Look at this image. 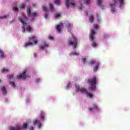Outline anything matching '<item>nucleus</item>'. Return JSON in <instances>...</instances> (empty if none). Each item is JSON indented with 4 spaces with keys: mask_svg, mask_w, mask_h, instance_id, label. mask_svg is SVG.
<instances>
[{
    "mask_svg": "<svg viewBox=\"0 0 130 130\" xmlns=\"http://www.w3.org/2000/svg\"><path fill=\"white\" fill-rule=\"evenodd\" d=\"M98 82V79L95 76L89 78L87 81V85L89 86L88 89L89 91H95L96 90V84Z\"/></svg>",
    "mask_w": 130,
    "mask_h": 130,
    "instance_id": "f257e3e1",
    "label": "nucleus"
},
{
    "mask_svg": "<svg viewBox=\"0 0 130 130\" xmlns=\"http://www.w3.org/2000/svg\"><path fill=\"white\" fill-rule=\"evenodd\" d=\"M76 92H81V93H83V94H85L87 97L89 98H93V94L89 93L88 91L86 90L84 87L80 88L79 85H76Z\"/></svg>",
    "mask_w": 130,
    "mask_h": 130,
    "instance_id": "f03ea898",
    "label": "nucleus"
},
{
    "mask_svg": "<svg viewBox=\"0 0 130 130\" xmlns=\"http://www.w3.org/2000/svg\"><path fill=\"white\" fill-rule=\"evenodd\" d=\"M67 44L69 45H72L74 48H76V47H77V45H78V39L75 36H74L73 34H72V37L71 39L69 40Z\"/></svg>",
    "mask_w": 130,
    "mask_h": 130,
    "instance_id": "7ed1b4c3",
    "label": "nucleus"
},
{
    "mask_svg": "<svg viewBox=\"0 0 130 130\" xmlns=\"http://www.w3.org/2000/svg\"><path fill=\"white\" fill-rule=\"evenodd\" d=\"M29 42H26L25 43L24 45V47H27V46H31V45H33L34 42V44H37V39L36 37L34 36L32 37L29 38Z\"/></svg>",
    "mask_w": 130,
    "mask_h": 130,
    "instance_id": "20e7f679",
    "label": "nucleus"
},
{
    "mask_svg": "<svg viewBox=\"0 0 130 130\" xmlns=\"http://www.w3.org/2000/svg\"><path fill=\"white\" fill-rule=\"evenodd\" d=\"M19 21L22 24L23 26L26 24V21H27V17L24 14H21L18 17Z\"/></svg>",
    "mask_w": 130,
    "mask_h": 130,
    "instance_id": "39448f33",
    "label": "nucleus"
},
{
    "mask_svg": "<svg viewBox=\"0 0 130 130\" xmlns=\"http://www.w3.org/2000/svg\"><path fill=\"white\" fill-rule=\"evenodd\" d=\"M90 64H95L93 67V71L96 72V71H98V68L99 67L100 63L97 61L91 60L90 62Z\"/></svg>",
    "mask_w": 130,
    "mask_h": 130,
    "instance_id": "423d86ee",
    "label": "nucleus"
},
{
    "mask_svg": "<svg viewBox=\"0 0 130 130\" xmlns=\"http://www.w3.org/2000/svg\"><path fill=\"white\" fill-rule=\"evenodd\" d=\"M26 13L27 14V17H30L31 16L32 18H34L37 16V13L36 12H31V10L30 8H27L26 9Z\"/></svg>",
    "mask_w": 130,
    "mask_h": 130,
    "instance_id": "0eeeda50",
    "label": "nucleus"
},
{
    "mask_svg": "<svg viewBox=\"0 0 130 130\" xmlns=\"http://www.w3.org/2000/svg\"><path fill=\"white\" fill-rule=\"evenodd\" d=\"M17 79H26L27 78V71L24 70L22 72V74L21 75H17Z\"/></svg>",
    "mask_w": 130,
    "mask_h": 130,
    "instance_id": "6e6552de",
    "label": "nucleus"
},
{
    "mask_svg": "<svg viewBox=\"0 0 130 130\" xmlns=\"http://www.w3.org/2000/svg\"><path fill=\"white\" fill-rule=\"evenodd\" d=\"M115 6H116V0H112V3L110 4V6L112 8L111 12L113 14L115 13Z\"/></svg>",
    "mask_w": 130,
    "mask_h": 130,
    "instance_id": "1a4fd4ad",
    "label": "nucleus"
},
{
    "mask_svg": "<svg viewBox=\"0 0 130 130\" xmlns=\"http://www.w3.org/2000/svg\"><path fill=\"white\" fill-rule=\"evenodd\" d=\"M95 35H96V32H95V30H91L89 35V40H90V41H93Z\"/></svg>",
    "mask_w": 130,
    "mask_h": 130,
    "instance_id": "9d476101",
    "label": "nucleus"
},
{
    "mask_svg": "<svg viewBox=\"0 0 130 130\" xmlns=\"http://www.w3.org/2000/svg\"><path fill=\"white\" fill-rule=\"evenodd\" d=\"M47 48H48V44L46 42H43V46H40V49L41 50H45Z\"/></svg>",
    "mask_w": 130,
    "mask_h": 130,
    "instance_id": "9b49d317",
    "label": "nucleus"
},
{
    "mask_svg": "<svg viewBox=\"0 0 130 130\" xmlns=\"http://www.w3.org/2000/svg\"><path fill=\"white\" fill-rule=\"evenodd\" d=\"M92 106L93 109L90 107L88 108V110L91 111V112H93V110H97L98 111L99 110V108H98V107L95 104H92Z\"/></svg>",
    "mask_w": 130,
    "mask_h": 130,
    "instance_id": "f8f14e48",
    "label": "nucleus"
},
{
    "mask_svg": "<svg viewBox=\"0 0 130 130\" xmlns=\"http://www.w3.org/2000/svg\"><path fill=\"white\" fill-rule=\"evenodd\" d=\"M33 125L35 126L38 124V127H41V122H40V120H35L32 123Z\"/></svg>",
    "mask_w": 130,
    "mask_h": 130,
    "instance_id": "ddd939ff",
    "label": "nucleus"
},
{
    "mask_svg": "<svg viewBox=\"0 0 130 130\" xmlns=\"http://www.w3.org/2000/svg\"><path fill=\"white\" fill-rule=\"evenodd\" d=\"M10 130H21V126L20 125H17L14 127H10Z\"/></svg>",
    "mask_w": 130,
    "mask_h": 130,
    "instance_id": "4468645a",
    "label": "nucleus"
},
{
    "mask_svg": "<svg viewBox=\"0 0 130 130\" xmlns=\"http://www.w3.org/2000/svg\"><path fill=\"white\" fill-rule=\"evenodd\" d=\"M26 30L27 32H28V33H31V32H33V28L31 27L30 25H27L25 27Z\"/></svg>",
    "mask_w": 130,
    "mask_h": 130,
    "instance_id": "2eb2a0df",
    "label": "nucleus"
},
{
    "mask_svg": "<svg viewBox=\"0 0 130 130\" xmlns=\"http://www.w3.org/2000/svg\"><path fill=\"white\" fill-rule=\"evenodd\" d=\"M62 23H60V24L56 26V29L58 33H60V31H61V27H62Z\"/></svg>",
    "mask_w": 130,
    "mask_h": 130,
    "instance_id": "dca6fc26",
    "label": "nucleus"
},
{
    "mask_svg": "<svg viewBox=\"0 0 130 130\" xmlns=\"http://www.w3.org/2000/svg\"><path fill=\"white\" fill-rule=\"evenodd\" d=\"M1 90L2 91V94L3 95H7L8 92L7 91V89L5 87H2Z\"/></svg>",
    "mask_w": 130,
    "mask_h": 130,
    "instance_id": "f3484780",
    "label": "nucleus"
},
{
    "mask_svg": "<svg viewBox=\"0 0 130 130\" xmlns=\"http://www.w3.org/2000/svg\"><path fill=\"white\" fill-rule=\"evenodd\" d=\"M49 6L51 12H55V9H54V7L52 4L49 3Z\"/></svg>",
    "mask_w": 130,
    "mask_h": 130,
    "instance_id": "a211bd4d",
    "label": "nucleus"
},
{
    "mask_svg": "<svg viewBox=\"0 0 130 130\" xmlns=\"http://www.w3.org/2000/svg\"><path fill=\"white\" fill-rule=\"evenodd\" d=\"M66 27H67V28H68V31H70V28H72L73 26H72V25L71 24V23H67L65 24Z\"/></svg>",
    "mask_w": 130,
    "mask_h": 130,
    "instance_id": "6ab92c4d",
    "label": "nucleus"
},
{
    "mask_svg": "<svg viewBox=\"0 0 130 130\" xmlns=\"http://www.w3.org/2000/svg\"><path fill=\"white\" fill-rule=\"evenodd\" d=\"M65 4L67 8H70V0H66Z\"/></svg>",
    "mask_w": 130,
    "mask_h": 130,
    "instance_id": "aec40b11",
    "label": "nucleus"
},
{
    "mask_svg": "<svg viewBox=\"0 0 130 130\" xmlns=\"http://www.w3.org/2000/svg\"><path fill=\"white\" fill-rule=\"evenodd\" d=\"M22 127L23 128H27L28 127V121H26V123H23Z\"/></svg>",
    "mask_w": 130,
    "mask_h": 130,
    "instance_id": "412c9836",
    "label": "nucleus"
},
{
    "mask_svg": "<svg viewBox=\"0 0 130 130\" xmlns=\"http://www.w3.org/2000/svg\"><path fill=\"white\" fill-rule=\"evenodd\" d=\"M40 115L41 120H44V116L43 115V112H41Z\"/></svg>",
    "mask_w": 130,
    "mask_h": 130,
    "instance_id": "4be33fe9",
    "label": "nucleus"
},
{
    "mask_svg": "<svg viewBox=\"0 0 130 130\" xmlns=\"http://www.w3.org/2000/svg\"><path fill=\"white\" fill-rule=\"evenodd\" d=\"M93 20H94V17L93 16V15H90V16L89 17V21L90 23H93Z\"/></svg>",
    "mask_w": 130,
    "mask_h": 130,
    "instance_id": "5701e85b",
    "label": "nucleus"
},
{
    "mask_svg": "<svg viewBox=\"0 0 130 130\" xmlns=\"http://www.w3.org/2000/svg\"><path fill=\"white\" fill-rule=\"evenodd\" d=\"M102 2H103V0H98L97 3H98V6H99L100 7H101V6H102L101 4H102Z\"/></svg>",
    "mask_w": 130,
    "mask_h": 130,
    "instance_id": "b1692460",
    "label": "nucleus"
},
{
    "mask_svg": "<svg viewBox=\"0 0 130 130\" xmlns=\"http://www.w3.org/2000/svg\"><path fill=\"white\" fill-rule=\"evenodd\" d=\"M9 72V70L6 69L5 68L2 69V73H4V74H6V73H8Z\"/></svg>",
    "mask_w": 130,
    "mask_h": 130,
    "instance_id": "393cba45",
    "label": "nucleus"
},
{
    "mask_svg": "<svg viewBox=\"0 0 130 130\" xmlns=\"http://www.w3.org/2000/svg\"><path fill=\"white\" fill-rule=\"evenodd\" d=\"M119 4H120V7L121 8L122 5H123V0H118Z\"/></svg>",
    "mask_w": 130,
    "mask_h": 130,
    "instance_id": "a878e982",
    "label": "nucleus"
},
{
    "mask_svg": "<svg viewBox=\"0 0 130 130\" xmlns=\"http://www.w3.org/2000/svg\"><path fill=\"white\" fill-rule=\"evenodd\" d=\"M93 28H94V29H95V30H97V29H98V28H99V25H98V24H94Z\"/></svg>",
    "mask_w": 130,
    "mask_h": 130,
    "instance_id": "bb28decb",
    "label": "nucleus"
},
{
    "mask_svg": "<svg viewBox=\"0 0 130 130\" xmlns=\"http://www.w3.org/2000/svg\"><path fill=\"white\" fill-rule=\"evenodd\" d=\"M54 3L56 4V5H59V4H60V1L59 0H54Z\"/></svg>",
    "mask_w": 130,
    "mask_h": 130,
    "instance_id": "cd10ccee",
    "label": "nucleus"
},
{
    "mask_svg": "<svg viewBox=\"0 0 130 130\" xmlns=\"http://www.w3.org/2000/svg\"><path fill=\"white\" fill-rule=\"evenodd\" d=\"M48 9H47V8L46 7H45V6H43V11H44V12H47V11H48Z\"/></svg>",
    "mask_w": 130,
    "mask_h": 130,
    "instance_id": "c85d7f7f",
    "label": "nucleus"
},
{
    "mask_svg": "<svg viewBox=\"0 0 130 130\" xmlns=\"http://www.w3.org/2000/svg\"><path fill=\"white\" fill-rule=\"evenodd\" d=\"M0 54H1V57H4V51H3L1 49H0Z\"/></svg>",
    "mask_w": 130,
    "mask_h": 130,
    "instance_id": "c756f323",
    "label": "nucleus"
},
{
    "mask_svg": "<svg viewBox=\"0 0 130 130\" xmlns=\"http://www.w3.org/2000/svg\"><path fill=\"white\" fill-rule=\"evenodd\" d=\"M14 77V75L12 74V75H9L7 76V78H8V79H13Z\"/></svg>",
    "mask_w": 130,
    "mask_h": 130,
    "instance_id": "7c9ffc66",
    "label": "nucleus"
},
{
    "mask_svg": "<svg viewBox=\"0 0 130 130\" xmlns=\"http://www.w3.org/2000/svg\"><path fill=\"white\" fill-rule=\"evenodd\" d=\"M91 45H92V47H96V46H97V43H96V42H93Z\"/></svg>",
    "mask_w": 130,
    "mask_h": 130,
    "instance_id": "2f4dec72",
    "label": "nucleus"
},
{
    "mask_svg": "<svg viewBox=\"0 0 130 130\" xmlns=\"http://www.w3.org/2000/svg\"><path fill=\"white\" fill-rule=\"evenodd\" d=\"M84 4H86V5H89V3H90V1L89 0H84Z\"/></svg>",
    "mask_w": 130,
    "mask_h": 130,
    "instance_id": "473e14b6",
    "label": "nucleus"
},
{
    "mask_svg": "<svg viewBox=\"0 0 130 130\" xmlns=\"http://www.w3.org/2000/svg\"><path fill=\"white\" fill-rule=\"evenodd\" d=\"M60 17V14L57 13L55 15V18H59Z\"/></svg>",
    "mask_w": 130,
    "mask_h": 130,
    "instance_id": "72a5a7b5",
    "label": "nucleus"
},
{
    "mask_svg": "<svg viewBox=\"0 0 130 130\" xmlns=\"http://www.w3.org/2000/svg\"><path fill=\"white\" fill-rule=\"evenodd\" d=\"M19 7L20 8V9H24V8H25V5L21 4L19 6Z\"/></svg>",
    "mask_w": 130,
    "mask_h": 130,
    "instance_id": "f704fd0d",
    "label": "nucleus"
},
{
    "mask_svg": "<svg viewBox=\"0 0 130 130\" xmlns=\"http://www.w3.org/2000/svg\"><path fill=\"white\" fill-rule=\"evenodd\" d=\"M13 11H14L15 12H18V11H19V9H18V8L14 7Z\"/></svg>",
    "mask_w": 130,
    "mask_h": 130,
    "instance_id": "c9c22d12",
    "label": "nucleus"
},
{
    "mask_svg": "<svg viewBox=\"0 0 130 130\" xmlns=\"http://www.w3.org/2000/svg\"><path fill=\"white\" fill-rule=\"evenodd\" d=\"M10 85L12 87H15V82H10Z\"/></svg>",
    "mask_w": 130,
    "mask_h": 130,
    "instance_id": "e433bc0d",
    "label": "nucleus"
},
{
    "mask_svg": "<svg viewBox=\"0 0 130 130\" xmlns=\"http://www.w3.org/2000/svg\"><path fill=\"white\" fill-rule=\"evenodd\" d=\"M70 6H71V7L72 8H73V7H75V3H71Z\"/></svg>",
    "mask_w": 130,
    "mask_h": 130,
    "instance_id": "4c0bfd02",
    "label": "nucleus"
},
{
    "mask_svg": "<svg viewBox=\"0 0 130 130\" xmlns=\"http://www.w3.org/2000/svg\"><path fill=\"white\" fill-rule=\"evenodd\" d=\"M44 17L45 19H47V17H48V14L46 13L44 15Z\"/></svg>",
    "mask_w": 130,
    "mask_h": 130,
    "instance_id": "58836bf2",
    "label": "nucleus"
},
{
    "mask_svg": "<svg viewBox=\"0 0 130 130\" xmlns=\"http://www.w3.org/2000/svg\"><path fill=\"white\" fill-rule=\"evenodd\" d=\"M82 61L84 63H86V58H82Z\"/></svg>",
    "mask_w": 130,
    "mask_h": 130,
    "instance_id": "ea45409f",
    "label": "nucleus"
},
{
    "mask_svg": "<svg viewBox=\"0 0 130 130\" xmlns=\"http://www.w3.org/2000/svg\"><path fill=\"white\" fill-rule=\"evenodd\" d=\"M8 16V15H4L3 17H1V19H6Z\"/></svg>",
    "mask_w": 130,
    "mask_h": 130,
    "instance_id": "a19ab883",
    "label": "nucleus"
},
{
    "mask_svg": "<svg viewBox=\"0 0 130 130\" xmlns=\"http://www.w3.org/2000/svg\"><path fill=\"white\" fill-rule=\"evenodd\" d=\"M22 28V32H23V33H25V26H23Z\"/></svg>",
    "mask_w": 130,
    "mask_h": 130,
    "instance_id": "79ce46f5",
    "label": "nucleus"
},
{
    "mask_svg": "<svg viewBox=\"0 0 130 130\" xmlns=\"http://www.w3.org/2000/svg\"><path fill=\"white\" fill-rule=\"evenodd\" d=\"M73 55H79V53H77V52H74L73 53Z\"/></svg>",
    "mask_w": 130,
    "mask_h": 130,
    "instance_id": "37998d69",
    "label": "nucleus"
},
{
    "mask_svg": "<svg viewBox=\"0 0 130 130\" xmlns=\"http://www.w3.org/2000/svg\"><path fill=\"white\" fill-rule=\"evenodd\" d=\"M49 39H50V40H53V37H52L51 36H49Z\"/></svg>",
    "mask_w": 130,
    "mask_h": 130,
    "instance_id": "c03bdc74",
    "label": "nucleus"
},
{
    "mask_svg": "<svg viewBox=\"0 0 130 130\" xmlns=\"http://www.w3.org/2000/svg\"><path fill=\"white\" fill-rule=\"evenodd\" d=\"M29 130H34V127H33V126L29 127Z\"/></svg>",
    "mask_w": 130,
    "mask_h": 130,
    "instance_id": "a18cd8bd",
    "label": "nucleus"
},
{
    "mask_svg": "<svg viewBox=\"0 0 130 130\" xmlns=\"http://www.w3.org/2000/svg\"><path fill=\"white\" fill-rule=\"evenodd\" d=\"M70 83H69V84H67V85L66 86V88H68V87L70 86Z\"/></svg>",
    "mask_w": 130,
    "mask_h": 130,
    "instance_id": "49530a36",
    "label": "nucleus"
},
{
    "mask_svg": "<svg viewBox=\"0 0 130 130\" xmlns=\"http://www.w3.org/2000/svg\"><path fill=\"white\" fill-rule=\"evenodd\" d=\"M37 56V54H34V57H36Z\"/></svg>",
    "mask_w": 130,
    "mask_h": 130,
    "instance_id": "de8ad7c7",
    "label": "nucleus"
},
{
    "mask_svg": "<svg viewBox=\"0 0 130 130\" xmlns=\"http://www.w3.org/2000/svg\"><path fill=\"white\" fill-rule=\"evenodd\" d=\"M80 10H82V8H80Z\"/></svg>",
    "mask_w": 130,
    "mask_h": 130,
    "instance_id": "09e8293b",
    "label": "nucleus"
},
{
    "mask_svg": "<svg viewBox=\"0 0 130 130\" xmlns=\"http://www.w3.org/2000/svg\"><path fill=\"white\" fill-rule=\"evenodd\" d=\"M104 38H105V36H104Z\"/></svg>",
    "mask_w": 130,
    "mask_h": 130,
    "instance_id": "8fccbe9b",
    "label": "nucleus"
},
{
    "mask_svg": "<svg viewBox=\"0 0 130 130\" xmlns=\"http://www.w3.org/2000/svg\"><path fill=\"white\" fill-rule=\"evenodd\" d=\"M0 82H1V80H0Z\"/></svg>",
    "mask_w": 130,
    "mask_h": 130,
    "instance_id": "3c124183",
    "label": "nucleus"
}]
</instances>
